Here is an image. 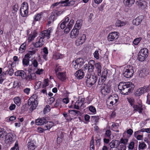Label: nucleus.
Masks as SVG:
<instances>
[{
  "mask_svg": "<svg viewBox=\"0 0 150 150\" xmlns=\"http://www.w3.org/2000/svg\"><path fill=\"white\" fill-rule=\"evenodd\" d=\"M134 73L133 67L129 65L125 67L123 74L125 77L129 78L132 77Z\"/></svg>",
  "mask_w": 150,
  "mask_h": 150,
  "instance_id": "obj_3",
  "label": "nucleus"
},
{
  "mask_svg": "<svg viewBox=\"0 0 150 150\" xmlns=\"http://www.w3.org/2000/svg\"><path fill=\"white\" fill-rule=\"evenodd\" d=\"M75 1L72 0H65L61 1L59 3L61 4L62 6H70L73 5L75 3Z\"/></svg>",
  "mask_w": 150,
  "mask_h": 150,
  "instance_id": "obj_14",
  "label": "nucleus"
},
{
  "mask_svg": "<svg viewBox=\"0 0 150 150\" xmlns=\"http://www.w3.org/2000/svg\"><path fill=\"white\" fill-rule=\"evenodd\" d=\"M56 13H52L51 14L47 20V24H50L52 22H53L56 19L57 17Z\"/></svg>",
  "mask_w": 150,
  "mask_h": 150,
  "instance_id": "obj_25",
  "label": "nucleus"
},
{
  "mask_svg": "<svg viewBox=\"0 0 150 150\" xmlns=\"http://www.w3.org/2000/svg\"><path fill=\"white\" fill-rule=\"evenodd\" d=\"M14 103L18 106H19L21 104V101L20 98L18 97H16L14 98L13 100Z\"/></svg>",
  "mask_w": 150,
  "mask_h": 150,
  "instance_id": "obj_41",
  "label": "nucleus"
},
{
  "mask_svg": "<svg viewBox=\"0 0 150 150\" xmlns=\"http://www.w3.org/2000/svg\"><path fill=\"white\" fill-rule=\"evenodd\" d=\"M15 74L17 76H20L22 79H25L26 76V73L23 70H19L15 73Z\"/></svg>",
  "mask_w": 150,
  "mask_h": 150,
  "instance_id": "obj_24",
  "label": "nucleus"
},
{
  "mask_svg": "<svg viewBox=\"0 0 150 150\" xmlns=\"http://www.w3.org/2000/svg\"><path fill=\"white\" fill-rule=\"evenodd\" d=\"M13 137V135L12 133H8L6 134L5 137V142L9 144H11L14 140Z\"/></svg>",
  "mask_w": 150,
  "mask_h": 150,
  "instance_id": "obj_12",
  "label": "nucleus"
},
{
  "mask_svg": "<svg viewBox=\"0 0 150 150\" xmlns=\"http://www.w3.org/2000/svg\"><path fill=\"white\" fill-rule=\"evenodd\" d=\"M36 75L34 73H31L30 74L26 76L25 79L28 81H31L35 79L36 78Z\"/></svg>",
  "mask_w": 150,
  "mask_h": 150,
  "instance_id": "obj_29",
  "label": "nucleus"
},
{
  "mask_svg": "<svg viewBox=\"0 0 150 150\" xmlns=\"http://www.w3.org/2000/svg\"><path fill=\"white\" fill-rule=\"evenodd\" d=\"M85 62L83 58H81L77 59L72 63V67L75 69H79L84 64Z\"/></svg>",
  "mask_w": 150,
  "mask_h": 150,
  "instance_id": "obj_4",
  "label": "nucleus"
},
{
  "mask_svg": "<svg viewBox=\"0 0 150 150\" xmlns=\"http://www.w3.org/2000/svg\"><path fill=\"white\" fill-rule=\"evenodd\" d=\"M7 134V132L6 131L3 130H1L0 131V138H2L4 137H6V136Z\"/></svg>",
  "mask_w": 150,
  "mask_h": 150,
  "instance_id": "obj_46",
  "label": "nucleus"
},
{
  "mask_svg": "<svg viewBox=\"0 0 150 150\" xmlns=\"http://www.w3.org/2000/svg\"><path fill=\"white\" fill-rule=\"evenodd\" d=\"M32 64L34 67H37L38 65V63L37 60L36 59L32 61Z\"/></svg>",
  "mask_w": 150,
  "mask_h": 150,
  "instance_id": "obj_61",
  "label": "nucleus"
},
{
  "mask_svg": "<svg viewBox=\"0 0 150 150\" xmlns=\"http://www.w3.org/2000/svg\"><path fill=\"white\" fill-rule=\"evenodd\" d=\"M142 39L141 38H138L135 39L134 40L133 43L135 45H137L139 43Z\"/></svg>",
  "mask_w": 150,
  "mask_h": 150,
  "instance_id": "obj_53",
  "label": "nucleus"
},
{
  "mask_svg": "<svg viewBox=\"0 0 150 150\" xmlns=\"http://www.w3.org/2000/svg\"><path fill=\"white\" fill-rule=\"evenodd\" d=\"M57 78L62 81L66 80V77L64 72H59L57 75Z\"/></svg>",
  "mask_w": 150,
  "mask_h": 150,
  "instance_id": "obj_28",
  "label": "nucleus"
},
{
  "mask_svg": "<svg viewBox=\"0 0 150 150\" xmlns=\"http://www.w3.org/2000/svg\"><path fill=\"white\" fill-rule=\"evenodd\" d=\"M93 55L95 58L96 59H98L99 58L98 51L96 50L93 53Z\"/></svg>",
  "mask_w": 150,
  "mask_h": 150,
  "instance_id": "obj_54",
  "label": "nucleus"
},
{
  "mask_svg": "<svg viewBox=\"0 0 150 150\" xmlns=\"http://www.w3.org/2000/svg\"><path fill=\"white\" fill-rule=\"evenodd\" d=\"M88 64V71L90 72H92L94 69V65H95V62L93 60H91L89 62Z\"/></svg>",
  "mask_w": 150,
  "mask_h": 150,
  "instance_id": "obj_20",
  "label": "nucleus"
},
{
  "mask_svg": "<svg viewBox=\"0 0 150 150\" xmlns=\"http://www.w3.org/2000/svg\"><path fill=\"white\" fill-rule=\"evenodd\" d=\"M43 13L42 12H41L40 13L38 14L37 15H35L33 18L34 21H39Z\"/></svg>",
  "mask_w": 150,
  "mask_h": 150,
  "instance_id": "obj_37",
  "label": "nucleus"
},
{
  "mask_svg": "<svg viewBox=\"0 0 150 150\" xmlns=\"http://www.w3.org/2000/svg\"><path fill=\"white\" fill-rule=\"evenodd\" d=\"M12 150H19L18 143L17 142H16L14 146L11 148Z\"/></svg>",
  "mask_w": 150,
  "mask_h": 150,
  "instance_id": "obj_55",
  "label": "nucleus"
},
{
  "mask_svg": "<svg viewBox=\"0 0 150 150\" xmlns=\"http://www.w3.org/2000/svg\"><path fill=\"white\" fill-rule=\"evenodd\" d=\"M49 80L48 79H45L44 81V83L42 85V87L45 88L46 87L49 85L48 84Z\"/></svg>",
  "mask_w": 150,
  "mask_h": 150,
  "instance_id": "obj_50",
  "label": "nucleus"
},
{
  "mask_svg": "<svg viewBox=\"0 0 150 150\" xmlns=\"http://www.w3.org/2000/svg\"><path fill=\"white\" fill-rule=\"evenodd\" d=\"M128 101L129 103L130 104V105L132 106L134 105V100L133 98H127Z\"/></svg>",
  "mask_w": 150,
  "mask_h": 150,
  "instance_id": "obj_51",
  "label": "nucleus"
},
{
  "mask_svg": "<svg viewBox=\"0 0 150 150\" xmlns=\"http://www.w3.org/2000/svg\"><path fill=\"white\" fill-rule=\"evenodd\" d=\"M111 85L109 82L104 84L103 86H101V92L104 94L109 93L111 91Z\"/></svg>",
  "mask_w": 150,
  "mask_h": 150,
  "instance_id": "obj_7",
  "label": "nucleus"
},
{
  "mask_svg": "<svg viewBox=\"0 0 150 150\" xmlns=\"http://www.w3.org/2000/svg\"><path fill=\"white\" fill-rule=\"evenodd\" d=\"M142 21V16H139L134 19L133 21V23L134 25H138L140 24Z\"/></svg>",
  "mask_w": 150,
  "mask_h": 150,
  "instance_id": "obj_27",
  "label": "nucleus"
},
{
  "mask_svg": "<svg viewBox=\"0 0 150 150\" xmlns=\"http://www.w3.org/2000/svg\"><path fill=\"white\" fill-rule=\"evenodd\" d=\"M125 25V23L123 21L120 20H117L116 23L115 25L116 26L120 27L124 26Z\"/></svg>",
  "mask_w": 150,
  "mask_h": 150,
  "instance_id": "obj_39",
  "label": "nucleus"
},
{
  "mask_svg": "<svg viewBox=\"0 0 150 150\" xmlns=\"http://www.w3.org/2000/svg\"><path fill=\"white\" fill-rule=\"evenodd\" d=\"M86 85L88 86L91 87L96 82L97 78L96 75L87 74L86 76Z\"/></svg>",
  "mask_w": 150,
  "mask_h": 150,
  "instance_id": "obj_2",
  "label": "nucleus"
},
{
  "mask_svg": "<svg viewBox=\"0 0 150 150\" xmlns=\"http://www.w3.org/2000/svg\"><path fill=\"white\" fill-rule=\"evenodd\" d=\"M52 29L51 28H50L47 30H45L42 32V33L40 34V36L44 39L45 37L49 39L50 38V33L52 31Z\"/></svg>",
  "mask_w": 150,
  "mask_h": 150,
  "instance_id": "obj_13",
  "label": "nucleus"
},
{
  "mask_svg": "<svg viewBox=\"0 0 150 150\" xmlns=\"http://www.w3.org/2000/svg\"><path fill=\"white\" fill-rule=\"evenodd\" d=\"M85 99L83 98L81 99L78 100L75 103L74 108L76 109L79 110L81 108L85 107L84 102Z\"/></svg>",
  "mask_w": 150,
  "mask_h": 150,
  "instance_id": "obj_9",
  "label": "nucleus"
},
{
  "mask_svg": "<svg viewBox=\"0 0 150 150\" xmlns=\"http://www.w3.org/2000/svg\"><path fill=\"white\" fill-rule=\"evenodd\" d=\"M37 50H36L32 51H28V53L25 55L27 56H28V57H30V55H33L35 54Z\"/></svg>",
  "mask_w": 150,
  "mask_h": 150,
  "instance_id": "obj_45",
  "label": "nucleus"
},
{
  "mask_svg": "<svg viewBox=\"0 0 150 150\" xmlns=\"http://www.w3.org/2000/svg\"><path fill=\"white\" fill-rule=\"evenodd\" d=\"M142 107L143 105H133V108H134V111H138L139 113H142L143 110Z\"/></svg>",
  "mask_w": 150,
  "mask_h": 150,
  "instance_id": "obj_26",
  "label": "nucleus"
},
{
  "mask_svg": "<svg viewBox=\"0 0 150 150\" xmlns=\"http://www.w3.org/2000/svg\"><path fill=\"white\" fill-rule=\"evenodd\" d=\"M18 7L17 4H15L13 6V9L15 12H16L18 10Z\"/></svg>",
  "mask_w": 150,
  "mask_h": 150,
  "instance_id": "obj_60",
  "label": "nucleus"
},
{
  "mask_svg": "<svg viewBox=\"0 0 150 150\" xmlns=\"http://www.w3.org/2000/svg\"><path fill=\"white\" fill-rule=\"evenodd\" d=\"M7 73V71H6L5 72H3L2 74L0 75V84H1L4 81V75L3 74H6V73Z\"/></svg>",
  "mask_w": 150,
  "mask_h": 150,
  "instance_id": "obj_52",
  "label": "nucleus"
},
{
  "mask_svg": "<svg viewBox=\"0 0 150 150\" xmlns=\"http://www.w3.org/2000/svg\"><path fill=\"white\" fill-rule=\"evenodd\" d=\"M89 109L91 112L94 114L96 112V110L95 108L92 105L89 107Z\"/></svg>",
  "mask_w": 150,
  "mask_h": 150,
  "instance_id": "obj_49",
  "label": "nucleus"
},
{
  "mask_svg": "<svg viewBox=\"0 0 150 150\" xmlns=\"http://www.w3.org/2000/svg\"><path fill=\"white\" fill-rule=\"evenodd\" d=\"M37 98L38 96L36 94H33L29 99L28 103V105H30L32 102L37 101Z\"/></svg>",
  "mask_w": 150,
  "mask_h": 150,
  "instance_id": "obj_32",
  "label": "nucleus"
},
{
  "mask_svg": "<svg viewBox=\"0 0 150 150\" xmlns=\"http://www.w3.org/2000/svg\"><path fill=\"white\" fill-rule=\"evenodd\" d=\"M36 36L37 33L35 32H33L32 34H30L28 39V42H31L33 40Z\"/></svg>",
  "mask_w": 150,
  "mask_h": 150,
  "instance_id": "obj_36",
  "label": "nucleus"
},
{
  "mask_svg": "<svg viewBox=\"0 0 150 150\" xmlns=\"http://www.w3.org/2000/svg\"><path fill=\"white\" fill-rule=\"evenodd\" d=\"M50 107L48 105H47L46 106L45 108L44 109L43 112L45 114V113L48 111H50Z\"/></svg>",
  "mask_w": 150,
  "mask_h": 150,
  "instance_id": "obj_57",
  "label": "nucleus"
},
{
  "mask_svg": "<svg viewBox=\"0 0 150 150\" xmlns=\"http://www.w3.org/2000/svg\"><path fill=\"white\" fill-rule=\"evenodd\" d=\"M86 39V36L85 34H83L80 35L79 38L75 41L76 45L79 46L82 45L85 42Z\"/></svg>",
  "mask_w": 150,
  "mask_h": 150,
  "instance_id": "obj_11",
  "label": "nucleus"
},
{
  "mask_svg": "<svg viewBox=\"0 0 150 150\" xmlns=\"http://www.w3.org/2000/svg\"><path fill=\"white\" fill-rule=\"evenodd\" d=\"M81 24L78 21H77L73 28L79 30L81 28Z\"/></svg>",
  "mask_w": 150,
  "mask_h": 150,
  "instance_id": "obj_44",
  "label": "nucleus"
},
{
  "mask_svg": "<svg viewBox=\"0 0 150 150\" xmlns=\"http://www.w3.org/2000/svg\"><path fill=\"white\" fill-rule=\"evenodd\" d=\"M120 144V142L117 140H112L109 144V145L111 148H117Z\"/></svg>",
  "mask_w": 150,
  "mask_h": 150,
  "instance_id": "obj_16",
  "label": "nucleus"
},
{
  "mask_svg": "<svg viewBox=\"0 0 150 150\" xmlns=\"http://www.w3.org/2000/svg\"><path fill=\"white\" fill-rule=\"evenodd\" d=\"M54 98L53 97H51L48 99V102L50 105L52 104V103L55 100Z\"/></svg>",
  "mask_w": 150,
  "mask_h": 150,
  "instance_id": "obj_56",
  "label": "nucleus"
},
{
  "mask_svg": "<svg viewBox=\"0 0 150 150\" xmlns=\"http://www.w3.org/2000/svg\"><path fill=\"white\" fill-rule=\"evenodd\" d=\"M140 53H142V54L146 55V56H148V50L146 48H144L141 50L139 52Z\"/></svg>",
  "mask_w": 150,
  "mask_h": 150,
  "instance_id": "obj_43",
  "label": "nucleus"
},
{
  "mask_svg": "<svg viewBox=\"0 0 150 150\" xmlns=\"http://www.w3.org/2000/svg\"><path fill=\"white\" fill-rule=\"evenodd\" d=\"M110 100H111V101H113L114 103V104H115L118 101V99L115 98L112 96L109 97Z\"/></svg>",
  "mask_w": 150,
  "mask_h": 150,
  "instance_id": "obj_59",
  "label": "nucleus"
},
{
  "mask_svg": "<svg viewBox=\"0 0 150 150\" xmlns=\"http://www.w3.org/2000/svg\"><path fill=\"white\" fill-rule=\"evenodd\" d=\"M75 76L79 79H81L84 77V74L83 70L79 69L75 74Z\"/></svg>",
  "mask_w": 150,
  "mask_h": 150,
  "instance_id": "obj_19",
  "label": "nucleus"
},
{
  "mask_svg": "<svg viewBox=\"0 0 150 150\" xmlns=\"http://www.w3.org/2000/svg\"><path fill=\"white\" fill-rule=\"evenodd\" d=\"M30 88H27L23 90V92L27 95H28L29 93V92L30 91Z\"/></svg>",
  "mask_w": 150,
  "mask_h": 150,
  "instance_id": "obj_62",
  "label": "nucleus"
},
{
  "mask_svg": "<svg viewBox=\"0 0 150 150\" xmlns=\"http://www.w3.org/2000/svg\"><path fill=\"white\" fill-rule=\"evenodd\" d=\"M136 3L139 7L142 9L146 8L147 6V2L145 1L139 0L137 1Z\"/></svg>",
  "mask_w": 150,
  "mask_h": 150,
  "instance_id": "obj_17",
  "label": "nucleus"
},
{
  "mask_svg": "<svg viewBox=\"0 0 150 150\" xmlns=\"http://www.w3.org/2000/svg\"><path fill=\"white\" fill-rule=\"evenodd\" d=\"M47 122L46 119L44 118H38L35 121V124L37 125H42L45 124H46Z\"/></svg>",
  "mask_w": 150,
  "mask_h": 150,
  "instance_id": "obj_23",
  "label": "nucleus"
},
{
  "mask_svg": "<svg viewBox=\"0 0 150 150\" xmlns=\"http://www.w3.org/2000/svg\"><path fill=\"white\" fill-rule=\"evenodd\" d=\"M149 72L146 69H144L141 71L139 74V76L141 77L144 78L148 74Z\"/></svg>",
  "mask_w": 150,
  "mask_h": 150,
  "instance_id": "obj_30",
  "label": "nucleus"
},
{
  "mask_svg": "<svg viewBox=\"0 0 150 150\" xmlns=\"http://www.w3.org/2000/svg\"><path fill=\"white\" fill-rule=\"evenodd\" d=\"M46 125L44 127V130H47L50 129L54 125V123L51 121L47 122V121Z\"/></svg>",
  "mask_w": 150,
  "mask_h": 150,
  "instance_id": "obj_31",
  "label": "nucleus"
},
{
  "mask_svg": "<svg viewBox=\"0 0 150 150\" xmlns=\"http://www.w3.org/2000/svg\"><path fill=\"white\" fill-rule=\"evenodd\" d=\"M134 86V85L129 82H121L118 86V88L120 91V92L122 94L127 95L131 89L130 87L132 88Z\"/></svg>",
  "mask_w": 150,
  "mask_h": 150,
  "instance_id": "obj_1",
  "label": "nucleus"
},
{
  "mask_svg": "<svg viewBox=\"0 0 150 150\" xmlns=\"http://www.w3.org/2000/svg\"><path fill=\"white\" fill-rule=\"evenodd\" d=\"M74 22L73 20H71L67 25L64 22H62L60 24L61 28L62 29H64L66 26V28L64 30V32L67 33L72 28Z\"/></svg>",
  "mask_w": 150,
  "mask_h": 150,
  "instance_id": "obj_6",
  "label": "nucleus"
},
{
  "mask_svg": "<svg viewBox=\"0 0 150 150\" xmlns=\"http://www.w3.org/2000/svg\"><path fill=\"white\" fill-rule=\"evenodd\" d=\"M30 57L25 55L24 58L23 59V65L25 66H27L29 62V59Z\"/></svg>",
  "mask_w": 150,
  "mask_h": 150,
  "instance_id": "obj_33",
  "label": "nucleus"
},
{
  "mask_svg": "<svg viewBox=\"0 0 150 150\" xmlns=\"http://www.w3.org/2000/svg\"><path fill=\"white\" fill-rule=\"evenodd\" d=\"M105 134L107 137H110L111 134V132L110 130H106L105 133Z\"/></svg>",
  "mask_w": 150,
  "mask_h": 150,
  "instance_id": "obj_63",
  "label": "nucleus"
},
{
  "mask_svg": "<svg viewBox=\"0 0 150 150\" xmlns=\"http://www.w3.org/2000/svg\"><path fill=\"white\" fill-rule=\"evenodd\" d=\"M150 90V85L144 86L138 89L136 92V94L137 96H140Z\"/></svg>",
  "mask_w": 150,
  "mask_h": 150,
  "instance_id": "obj_8",
  "label": "nucleus"
},
{
  "mask_svg": "<svg viewBox=\"0 0 150 150\" xmlns=\"http://www.w3.org/2000/svg\"><path fill=\"white\" fill-rule=\"evenodd\" d=\"M31 105V109L32 110L35 109L38 105L37 101H35L31 102L30 105Z\"/></svg>",
  "mask_w": 150,
  "mask_h": 150,
  "instance_id": "obj_42",
  "label": "nucleus"
},
{
  "mask_svg": "<svg viewBox=\"0 0 150 150\" xmlns=\"http://www.w3.org/2000/svg\"><path fill=\"white\" fill-rule=\"evenodd\" d=\"M108 72L107 71H103L102 72L101 77L99 79L98 84L99 85H101L106 80Z\"/></svg>",
  "mask_w": 150,
  "mask_h": 150,
  "instance_id": "obj_10",
  "label": "nucleus"
},
{
  "mask_svg": "<svg viewBox=\"0 0 150 150\" xmlns=\"http://www.w3.org/2000/svg\"><path fill=\"white\" fill-rule=\"evenodd\" d=\"M16 107L15 105L13 104H11L9 107V109L10 110H14Z\"/></svg>",
  "mask_w": 150,
  "mask_h": 150,
  "instance_id": "obj_64",
  "label": "nucleus"
},
{
  "mask_svg": "<svg viewBox=\"0 0 150 150\" xmlns=\"http://www.w3.org/2000/svg\"><path fill=\"white\" fill-rule=\"evenodd\" d=\"M146 147V145L143 142H139L138 149L139 150L144 149Z\"/></svg>",
  "mask_w": 150,
  "mask_h": 150,
  "instance_id": "obj_40",
  "label": "nucleus"
},
{
  "mask_svg": "<svg viewBox=\"0 0 150 150\" xmlns=\"http://www.w3.org/2000/svg\"><path fill=\"white\" fill-rule=\"evenodd\" d=\"M95 67L97 69L98 74V76L101 75V67L100 63H98L95 64Z\"/></svg>",
  "mask_w": 150,
  "mask_h": 150,
  "instance_id": "obj_34",
  "label": "nucleus"
},
{
  "mask_svg": "<svg viewBox=\"0 0 150 150\" xmlns=\"http://www.w3.org/2000/svg\"><path fill=\"white\" fill-rule=\"evenodd\" d=\"M28 5L26 2H23L21 4V7L20 10L21 15L22 17L26 16L28 14Z\"/></svg>",
  "mask_w": 150,
  "mask_h": 150,
  "instance_id": "obj_5",
  "label": "nucleus"
},
{
  "mask_svg": "<svg viewBox=\"0 0 150 150\" xmlns=\"http://www.w3.org/2000/svg\"><path fill=\"white\" fill-rule=\"evenodd\" d=\"M134 143L133 142H132L130 143L128 146V148L130 149H132L134 146Z\"/></svg>",
  "mask_w": 150,
  "mask_h": 150,
  "instance_id": "obj_58",
  "label": "nucleus"
},
{
  "mask_svg": "<svg viewBox=\"0 0 150 150\" xmlns=\"http://www.w3.org/2000/svg\"><path fill=\"white\" fill-rule=\"evenodd\" d=\"M26 44L25 43L22 44L21 46L19 51L20 52H22L23 50L25 49Z\"/></svg>",
  "mask_w": 150,
  "mask_h": 150,
  "instance_id": "obj_48",
  "label": "nucleus"
},
{
  "mask_svg": "<svg viewBox=\"0 0 150 150\" xmlns=\"http://www.w3.org/2000/svg\"><path fill=\"white\" fill-rule=\"evenodd\" d=\"M40 38L39 39L38 41L34 45V46L36 47H41L44 43V38L40 36Z\"/></svg>",
  "mask_w": 150,
  "mask_h": 150,
  "instance_id": "obj_21",
  "label": "nucleus"
},
{
  "mask_svg": "<svg viewBox=\"0 0 150 150\" xmlns=\"http://www.w3.org/2000/svg\"><path fill=\"white\" fill-rule=\"evenodd\" d=\"M128 140L127 139H124L122 138H121L120 140V143L123 144H124V145L126 146L128 142Z\"/></svg>",
  "mask_w": 150,
  "mask_h": 150,
  "instance_id": "obj_47",
  "label": "nucleus"
},
{
  "mask_svg": "<svg viewBox=\"0 0 150 150\" xmlns=\"http://www.w3.org/2000/svg\"><path fill=\"white\" fill-rule=\"evenodd\" d=\"M125 4L128 6H131L135 2V0H124Z\"/></svg>",
  "mask_w": 150,
  "mask_h": 150,
  "instance_id": "obj_38",
  "label": "nucleus"
},
{
  "mask_svg": "<svg viewBox=\"0 0 150 150\" xmlns=\"http://www.w3.org/2000/svg\"><path fill=\"white\" fill-rule=\"evenodd\" d=\"M79 33V30L73 28L71 31L70 37L72 38H75L76 37Z\"/></svg>",
  "mask_w": 150,
  "mask_h": 150,
  "instance_id": "obj_22",
  "label": "nucleus"
},
{
  "mask_svg": "<svg viewBox=\"0 0 150 150\" xmlns=\"http://www.w3.org/2000/svg\"><path fill=\"white\" fill-rule=\"evenodd\" d=\"M147 57L146 55H144L142 53L139 52L138 55V59L139 61L142 62L144 61Z\"/></svg>",
  "mask_w": 150,
  "mask_h": 150,
  "instance_id": "obj_35",
  "label": "nucleus"
},
{
  "mask_svg": "<svg viewBox=\"0 0 150 150\" xmlns=\"http://www.w3.org/2000/svg\"><path fill=\"white\" fill-rule=\"evenodd\" d=\"M35 141L31 139H29L28 143V150H34L36 148L35 144Z\"/></svg>",
  "mask_w": 150,
  "mask_h": 150,
  "instance_id": "obj_15",
  "label": "nucleus"
},
{
  "mask_svg": "<svg viewBox=\"0 0 150 150\" xmlns=\"http://www.w3.org/2000/svg\"><path fill=\"white\" fill-rule=\"evenodd\" d=\"M118 33L117 32H113L110 33L108 35L107 38L109 41H112L117 37Z\"/></svg>",
  "mask_w": 150,
  "mask_h": 150,
  "instance_id": "obj_18",
  "label": "nucleus"
}]
</instances>
